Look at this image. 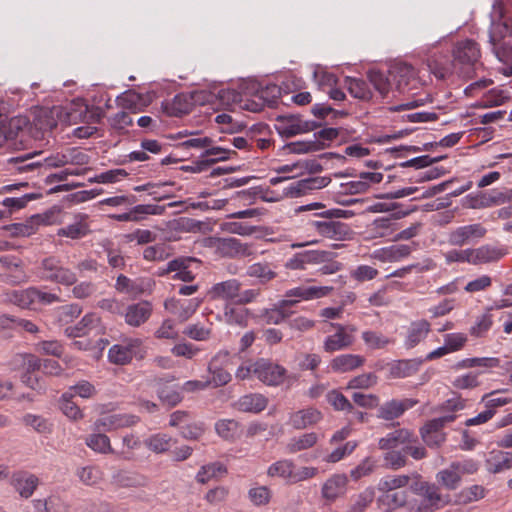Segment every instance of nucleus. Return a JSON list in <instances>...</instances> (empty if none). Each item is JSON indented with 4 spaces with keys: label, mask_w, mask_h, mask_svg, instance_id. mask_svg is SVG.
Listing matches in <instances>:
<instances>
[{
    "label": "nucleus",
    "mask_w": 512,
    "mask_h": 512,
    "mask_svg": "<svg viewBox=\"0 0 512 512\" xmlns=\"http://www.w3.org/2000/svg\"><path fill=\"white\" fill-rule=\"evenodd\" d=\"M453 62H448L445 57L434 58L426 64V70L434 74L438 79H445L447 76L457 70L463 72L465 66H474L480 58L479 45L470 39L459 41L453 48Z\"/></svg>",
    "instance_id": "f257e3e1"
},
{
    "label": "nucleus",
    "mask_w": 512,
    "mask_h": 512,
    "mask_svg": "<svg viewBox=\"0 0 512 512\" xmlns=\"http://www.w3.org/2000/svg\"><path fill=\"white\" fill-rule=\"evenodd\" d=\"M280 94V87L272 84L257 89L255 99L253 100H244L243 95L234 89L221 90L220 98L222 100H227V102L231 104H239L243 109L252 112H259L263 110L265 105H268L269 107L276 105Z\"/></svg>",
    "instance_id": "f03ea898"
},
{
    "label": "nucleus",
    "mask_w": 512,
    "mask_h": 512,
    "mask_svg": "<svg viewBox=\"0 0 512 512\" xmlns=\"http://www.w3.org/2000/svg\"><path fill=\"white\" fill-rule=\"evenodd\" d=\"M479 469L478 463L473 459L453 461L447 468L436 474V481L447 490L459 487L464 475L475 474Z\"/></svg>",
    "instance_id": "7ed1b4c3"
},
{
    "label": "nucleus",
    "mask_w": 512,
    "mask_h": 512,
    "mask_svg": "<svg viewBox=\"0 0 512 512\" xmlns=\"http://www.w3.org/2000/svg\"><path fill=\"white\" fill-rule=\"evenodd\" d=\"M146 348L140 338H126L121 343L114 344L108 351V359L116 365L129 364L133 358L143 359Z\"/></svg>",
    "instance_id": "20e7f679"
},
{
    "label": "nucleus",
    "mask_w": 512,
    "mask_h": 512,
    "mask_svg": "<svg viewBox=\"0 0 512 512\" xmlns=\"http://www.w3.org/2000/svg\"><path fill=\"white\" fill-rule=\"evenodd\" d=\"M40 277L43 280L71 286L77 282V275L71 269L64 267L59 258L49 256L40 263Z\"/></svg>",
    "instance_id": "39448f33"
},
{
    "label": "nucleus",
    "mask_w": 512,
    "mask_h": 512,
    "mask_svg": "<svg viewBox=\"0 0 512 512\" xmlns=\"http://www.w3.org/2000/svg\"><path fill=\"white\" fill-rule=\"evenodd\" d=\"M512 199V191H501L493 189L490 191H480L468 194L465 197V207L471 209H485L494 206H500L510 202Z\"/></svg>",
    "instance_id": "423d86ee"
},
{
    "label": "nucleus",
    "mask_w": 512,
    "mask_h": 512,
    "mask_svg": "<svg viewBox=\"0 0 512 512\" xmlns=\"http://www.w3.org/2000/svg\"><path fill=\"white\" fill-rule=\"evenodd\" d=\"M499 391H492L484 394L481 397L480 404L484 406V410L479 412L476 416L468 418L465 421V426H477L489 422L497 413L500 407H503L512 402L509 397H498Z\"/></svg>",
    "instance_id": "0eeeda50"
},
{
    "label": "nucleus",
    "mask_w": 512,
    "mask_h": 512,
    "mask_svg": "<svg viewBox=\"0 0 512 512\" xmlns=\"http://www.w3.org/2000/svg\"><path fill=\"white\" fill-rule=\"evenodd\" d=\"M333 290L331 286H308L300 285L288 289L282 299V305H287L291 310L296 304L302 301H310L326 297Z\"/></svg>",
    "instance_id": "6e6552de"
},
{
    "label": "nucleus",
    "mask_w": 512,
    "mask_h": 512,
    "mask_svg": "<svg viewBox=\"0 0 512 512\" xmlns=\"http://www.w3.org/2000/svg\"><path fill=\"white\" fill-rule=\"evenodd\" d=\"M230 362V353L225 350L218 351L208 364V372L211 375L207 378L210 387L218 388L228 384L232 376L226 367Z\"/></svg>",
    "instance_id": "1a4fd4ad"
},
{
    "label": "nucleus",
    "mask_w": 512,
    "mask_h": 512,
    "mask_svg": "<svg viewBox=\"0 0 512 512\" xmlns=\"http://www.w3.org/2000/svg\"><path fill=\"white\" fill-rule=\"evenodd\" d=\"M389 69L395 90L404 93L418 87L419 77L416 75L413 66L404 62H397L391 65Z\"/></svg>",
    "instance_id": "9d476101"
},
{
    "label": "nucleus",
    "mask_w": 512,
    "mask_h": 512,
    "mask_svg": "<svg viewBox=\"0 0 512 512\" xmlns=\"http://www.w3.org/2000/svg\"><path fill=\"white\" fill-rule=\"evenodd\" d=\"M417 490L422 496V501L417 507L418 512H435L450 502L449 497L442 495L435 484L421 482Z\"/></svg>",
    "instance_id": "9b49d317"
},
{
    "label": "nucleus",
    "mask_w": 512,
    "mask_h": 512,
    "mask_svg": "<svg viewBox=\"0 0 512 512\" xmlns=\"http://www.w3.org/2000/svg\"><path fill=\"white\" fill-rule=\"evenodd\" d=\"M487 229L481 223L456 227L448 234V243L452 246H464L482 239Z\"/></svg>",
    "instance_id": "f8f14e48"
},
{
    "label": "nucleus",
    "mask_w": 512,
    "mask_h": 512,
    "mask_svg": "<svg viewBox=\"0 0 512 512\" xmlns=\"http://www.w3.org/2000/svg\"><path fill=\"white\" fill-rule=\"evenodd\" d=\"M257 367L256 378L268 386H279L286 378L287 370L271 360L259 358Z\"/></svg>",
    "instance_id": "ddd939ff"
},
{
    "label": "nucleus",
    "mask_w": 512,
    "mask_h": 512,
    "mask_svg": "<svg viewBox=\"0 0 512 512\" xmlns=\"http://www.w3.org/2000/svg\"><path fill=\"white\" fill-rule=\"evenodd\" d=\"M210 245L223 257H245L251 255V247L236 238H211Z\"/></svg>",
    "instance_id": "4468645a"
},
{
    "label": "nucleus",
    "mask_w": 512,
    "mask_h": 512,
    "mask_svg": "<svg viewBox=\"0 0 512 512\" xmlns=\"http://www.w3.org/2000/svg\"><path fill=\"white\" fill-rule=\"evenodd\" d=\"M336 327V332L326 337L323 348L326 352L332 353L335 351L344 350L350 347L354 342L353 333L354 327H345L340 324H332Z\"/></svg>",
    "instance_id": "2eb2a0df"
},
{
    "label": "nucleus",
    "mask_w": 512,
    "mask_h": 512,
    "mask_svg": "<svg viewBox=\"0 0 512 512\" xmlns=\"http://www.w3.org/2000/svg\"><path fill=\"white\" fill-rule=\"evenodd\" d=\"M329 257V253L319 250H306L294 254L285 264L287 269L306 270L310 265L321 264Z\"/></svg>",
    "instance_id": "dca6fc26"
},
{
    "label": "nucleus",
    "mask_w": 512,
    "mask_h": 512,
    "mask_svg": "<svg viewBox=\"0 0 512 512\" xmlns=\"http://www.w3.org/2000/svg\"><path fill=\"white\" fill-rule=\"evenodd\" d=\"M330 180L325 177H309L290 183L284 188L283 194L287 197L297 198L307 194L312 190H318L326 187Z\"/></svg>",
    "instance_id": "f3484780"
},
{
    "label": "nucleus",
    "mask_w": 512,
    "mask_h": 512,
    "mask_svg": "<svg viewBox=\"0 0 512 512\" xmlns=\"http://www.w3.org/2000/svg\"><path fill=\"white\" fill-rule=\"evenodd\" d=\"M139 422V417L133 414H110L97 419L94 423L96 431H112L131 427Z\"/></svg>",
    "instance_id": "a211bd4d"
},
{
    "label": "nucleus",
    "mask_w": 512,
    "mask_h": 512,
    "mask_svg": "<svg viewBox=\"0 0 512 512\" xmlns=\"http://www.w3.org/2000/svg\"><path fill=\"white\" fill-rule=\"evenodd\" d=\"M202 300L199 298L192 299H167L164 307L171 314L175 315L181 321L188 320L199 308Z\"/></svg>",
    "instance_id": "6ab92c4d"
},
{
    "label": "nucleus",
    "mask_w": 512,
    "mask_h": 512,
    "mask_svg": "<svg viewBox=\"0 0 512 512\" xmlns=\"http://www.w3.org/2000/svg\"><path fill=\"white\" fill-rule=\"evenodd\" d=\"M153 308L148 301H139L127 306L125 311L123 310V316L125 323L131 327H139L146 323L151 317Z\"/></svg>",
    "instance_id": "aec40b11"
},
{
    "label": "nucleus",
    "mask_w": 512,
    "mask_h": 512,
    "mask_svg": "<svg viewBox=\"0 0 512 512\" xmlns=\"http://www.w3.org/2000/svg\"><path fill=\"white\" fill-rule=\"evenodd\" d=\"M311 228L325 238L333 240H343L349 234V227L346 223L340 221H311Z\"/></svg>",
    "instance_id": "412c9836"
},
{
    "label": "nucleus",
    "mask_w": 512,
    "mask_h": 512,
    "mask_svg": "<svg viewBox=\"0 0 512 512\" xmlns=\"http://www.w3.org/2000/svg\"><path fill=\"white\" fill-rule=\"evenodd\" d=\"M348 477L345 474H333L322 485L321 495L326 503L335 502L346 492Z\"/></svg>",
    "instance_id": "4be33fe9"
},
{
    "label": "nucleus",
    "mask_w": 512,
    "mask_h": 512,
    "mask_svg": "<svg viewBox=\"0 0 512 512\" xmlns=\"http://www.w3.org/2000/svg\"><path fill=\"white\" fill-rule=\"evenodd\" d=\"M416 435L405 428L394 430L378 441V446L382 450H395L399 446L405 447L406 444L416 443Z\"/></svg>",
    "instance_id": "5701e85b"
},
{
    "label": "nucleus",
    "mask_w": 512,
    "mask_h": 512,
    "mask_svg": "<svg viewBox=\"0 0 512 512\" xmlns=\"http://www.w3.org/2000/svg\"><path fill=\"white\" fill-rule=\"evenodd\" d=\"M101 318L96 313H87L83 318L73 326L65 329V334L69 338L83 337L93 330H101Z\"/></svg>",
    "instance_id": "b1692460"
},
{
    "label": "nucleus",
    "mask_w": 512,
    "mask_h": 512,
    "mask_svg": "<svg viewBox=\"0 0 512 512\" xmlns=\"http://www.w3.org/2000/svg\"><path fill=\"white\" fill-rule=\"evenodd\" d=\"M241 289V283L237 279H229L214 284L208 291V295L213 300H225L236 302V298Z\"/></svg>",
    "instance_id": "393cba45"
},
{
    "label": "nucleus",
    "mask_w": 512,
    "mask_h": 512,
    "mask_svg": "<svg viewBox=\"0 0 512 512\" xmlns=\"http://www.w3.org/2000/svg\"><path fill=\"white\" fill-rule=\"evenodd\" d=\"M418 403L414 399H402L387 401L378 409V417L384 420H394L404 414L405 411L414 407Z\"/></svg>",
    "instance_id": "a878e982"
},
{
    "label": "nucleus",
    "mask_w": 512,
    "mask_h": 512,
    "mask_svg": "<svg viewBox=\"0 0 512 512\" xmlns=\"http://www.w3.org/2000/svg\"><path fill=\"white\" fill-rule=\"evenodd\" d=\"M192 262H194V259L190 257L176 258L171 260L168 263L167 268L161 271L159 275H166L171 272H175V275L172 277L174 280L191 282L195 278L194 273L189 269Z\"/></svg>",
    "instance_id": "bb28decb"
},
{
    "label": "nucleus",
    "mask_w": 512,
    "mask_h": 512,
    "mask_svg": "<svg viewBox=\"0 0 512 512\" xmlns=\"http://www.w3.org/2000/svg\"><path fill=\"white\" fill-rule=\"evenodd\" d=\"M268 399L260 393H249L241 396L234 404L233 407L246 413L258 414L266 409Z\"/></svg>",
    "instance_id": "cd10ccee"
},
{
    "label": "nucleus",
    "mask_w": 512,
    "mask_h": 512,
    "mask_svg": "<svg viewBox=\"0 0 512 512\" xmlns=\"http://www.w3.org/2000/svg\"><path fill=\"white\" fill-rule=\"evenodd\" d=\"M231 154H235V151L227 148L215 147L211 144L201 155L202 160L197 164V166L186 167V170L201 172L206 166L214 164L218 161H225L230 159Z\"/></svg>",
    "instance_id": "c85d7f7f"
},
{
    "label": "nucleus",
    "mask_w": 512,
    "mask_h": 512,
    "mask_svg": "<svg viewBox=\"0 0 512 512\" xmlns=\"http://www.w3.org/2000/svg\"><path fill=\"white\" fill-rule=\"evenodd\" d=\"M430 331L431 324L425 319L411 322L406 331L405 347L414 348L428 336Z\"/></svg>",
    "instance_id": "c756f323"
},
{
    "label": "nucleus",
    "mask_w": 512,
    "mask_h": 512,
    "mask_svg": "<svg viewBox=\"0 0 512 512\" xmlns=\"http://www.w3.org/2000/svg\"><path fill=\"white\" fill-rule=\"evenodd\" d=\"M323 418L321 411L316 408L298 410L290 415L289 423L297 430L305 429L319 423Z\"/></svg>",
    "instance_id": "7c9ffc66"
},
{
    "label": "nucleus",
    "mask_w": 512,
    "mask_h": 512,
    "mask_svg": "<svg viewBox=\"0 0 512 512\" xmlns=\"http://www.w3.org/2000/svg\"><path fill=\"white\" fill-rule=\"evenodd\" d=\"M364 363L365 358L361 355L341 354L330 361L329 368L335 373H347L363 366Z\"/></svg>",
    "instance_id": "2f4dec72"
},
{
    "label": "nucleus",
    "mask_w": 512,
    "mask_h": 512,
    "mask_svg": "<svg viewBox=\"0 0 512 512\" xmlns=\"http://www.w3.org/2000/svg\"><path fill=\"white\" fill-rule=\"evenodd\" d=\"M249 316V309L241 305L226 303L221 319L228 325L244 328L248 325Z\"/></svg>",
    "instance_id": "473e14b6"
},
{
    "label": "nucleus",
    "mask_w": 512,
    "mask_h": 512,
    "mask_svg": "<svg viewBox=\"0 0 512 512\" xmlns=\"http://www.w3.org/2000/svg\"><path fill=\"white\" fill-rule=\"evenodd\" d=\"M486 469L493 474L512 468V452L492 450L485 461Z\"/></svg>",
    "instance_id": "72a5a7b5"
},
{
    "label": "nucleus",
    "mask_w": 512,
    "mask_h": 512,
    "mask_svg": "<svg viewBox=\"0 0 512 512\" xmlns=\"http://www.w3.org/2000/svg\"><path fill=\"white\" fill-rule=\"evenodd\" d=\"M34 293V287L21 290H7L2 295V301L14 304L20 308L32 309L35 308Z\"/></svg>",
    "instance_id": "f704fd0d"
},
{
    "label": "nucleus",
    "mask_w": 512,
    "mask_h": 512,
    "mask_svg": "<svg viewBox=\"0 0 512 512\" xmlns=\"http://www.w3.org/2000/svg\"><path fill=\"white\" fill-rule=\"evenodd\" d=\"M111 483L117 488H140L146 485L147 479L137 472L119 470L113 474Z\"/></svg>",
    "instance_id": "c9c22d12"
},
{
    "label": "nucleus",
    "mask_w": 512,
    "mask_h": 512,
    "mask_svg": "<svg viewBox=\"0 0 512 512\" xmlns=\"http://www.w3.org/2000/svg\"><path fill=\"white\" fill-rule=\"evenodd\" d=\"M1 126L4 132L5 140H16L20 138L29 125V120L25 116H16L10 119L1 120Z\"/></svg>",
    "instance_id": "e433bc0d"
},
{
    "label": "nucleus",
    "mask_w": 512,
    "mask_h": 512,
    "mask_svg": "<svg viewBox=\"0 0 512 512\" xmlns=\"http://www.w3.org/2000/svg\"><path fill=\"white\" fill-rule=\"evenodd\" d=\"M412 247L408 244H394L375 252L374 257L382 262H397L408 257Z\"/></svg>",
    "instance_id": "4c0bfd02"
},
{
    "label": "nucleus",
    "mask_w": 512,
    "mask_h": 512,
    "mask_svg": "<svg viewBox=\"0 0 512 512\" xmlns=\"http://www.w3.org/2000/svg\"><path fill=\"white\" fill-rule=\"evenodd\" d=\"M90 232L87 223V215L79 214L75 217V222L58 229L57 236L68 237L71 239H80Z\"/></svg>",
    "instance_id": "58836bf2"
},
{
    "label": "nucleus",
    "mask_w": 512,
    "mask_h": 512,
    "mask_svg": "<svg viewBox=\"0 0 512 512\" xmlns=\"http://www.w3.org/2000/svg\"><path fill=\"white\" fill-rule=\"evenodd\" d=\"M40 223V215H33L25 222L13 223L7 226L6 230L13 237H29L37 232Z\"/></svg>",
    "instance_id": "ea45409f"
},
{
    "label": "nucleus",
    "mask_w": 512,
    "mask_h": 512,
    "mask_svg": "<svg viewBox=\"0 0 512 512\" xmlns=\"http://www.w3.org/2000/svg\"><path fill=\"white\" fill-rule=\"evenodd\" d=\"M12 371L34 372L40 370L41 360L32 354H16L9 362Z\"/></svg>",
    "instance_id": "a19ab883"
},
{
    "label": "nucleus",
    "mask_w": 512,
    "mask_h": 512,
    "mask_svg": "<svg viewBox=\"0 0 512 512\" xmlns=\"http://www.w3.org/2000/svg\"><path fill=\"white\" fill-rule=\"evenodd\" d=\"M38 478L28 472H19L14 475L13 483L22 497L29 498L38 485Z\"/></svg>",
    "instance_id": "79ce46f5"
},
{
    "label": "nucleus",
    "mask_w": 512,
    "mask_h": 512,
    "mask_svg": "<svg viewBox=\"0 0 512 512\" xmlns=\"http://www.w3.org/2000/svg\"><path fill=\"white\" fill-rule=\"evenodd\" d=\"M318 440L319 436L315 432L303 433L299 436L292 437L286 445V450L291 454L307 450L314 447Z\"/></svg>",
    "instance_id": "37998d69"
},
{
    "label": "nucleus",
    "mask_w": 512,
    "mask_h": 512,
    "mask_svg": "<svg viewBox=\"0 0 512 512\" xmlns=\"http://www.w3.org/2000/svg\"><path fill=\"white\" fill-rule=\"evenodd\" d=\"M368 76L371 84L381 94V96L385 97L389 92L395 90L393 79L390 75V69L387 73L379 70H370Z\"/></svg>",
    "instance_id": "c03bdc74"
},
{
    "label": "nucleus",
    "mask_w": 512,
    "mask_h": 512,
    "mask_svg": "<svg viewBox=\"0 0 512 512\" xmlns=\"http://www.w3.org/2000/svg\"><path fill=\"white\" fill-rule=\"evenodd\" d=\"M486 496V489L482 485H472L463 488L455 495V504L467 505L479 501Z\"/></svg>",
    "instance_id": "a18cd8bd"
},
{
    "label": "nucleus",
    "mask_w": 512,
    "mask_h": 512,
    "mask_svg": "<svg viewBox=\"0 0 512 512\" xmlns=\"http://www.w3.org/2000/svg\"><path fill=\"white\" fill-rule=\"evenodd\" d=\"M510 98L508 90L493 88L484 93L481 100L477 104L480 108H490L503 105Z\"/></svg>",
    "instance_id": "49530a36"
},
{
    "label": "nucleus",
    "mask_w": 512,
    "mask_h": 512,
    "mask_svg": "<svg viewBox=\"0 0 512 512\" xmlns=\"http://www.w3.org/2000/svg\"><path fill=\"white\" fill-rule=\"evenodd\" d=\"M345 84L349 93L354 98L369 100L372 96L368 83L363 79L346 77Z\"/></svg>",
    "instance_id": "de8ad7c7"
},
{
    "label": "nucleus",
    "mask_w": 512,
    "mask_h": 512,
    "mask_svg": "<svg viewBox=\"0 0 512 512\" xmlns=\"http://www.w3.org/2000/svg\"><path fill=\"white\" fill-rule=\"evenodd\" d=\"M295 464L292 460L282 459L271 464L267 474L271 477H280L292 483Z\"/></svg>",
    "instance_id": "09e8293b"
},
{
    "label": "nucleus",
    "mask_w": 512,
    "mask_h": 512,
    "mask_svg": "<svg viewBox=\"0 0 512 512\" xmlns=\"http://www.w3.org/2000/svg\"><path fill=\"white\" fill-rule=\"evenodd\" d=\"M85 443L90 449L97 453L108 454L114 452L109 437L101 433V431L87 436Z\"/></svg>",
    "instance_id": "8fccbe9b"
},
{
    "label": "nucleus",
    "mask_w": 512,
    "mask_h": 512,
    "mask_svg": "<svg viewBox=\"0 0 512 512\" xmlns=\"http://www.w3.org/2000/svg\"><path fill=\"white\" fill-rule=\"evenodd\" d=\"M246 274L250 277L258 278L261 283H267L273 280L277 274L267 262H258L247 268Z\"/></svg>",
    "instance_id": "3c124183"
},
{
    "label": "nucleus",
    "mask_w": 512,
    "mask_h": 512,
    "mask_svg": "<svg viewBox=\"0 0 512 512\" xmlns=\"http://www.w3.org/2000/svg\"><path fill=\"white\" fill-rule=\"evenodd\" d=\"M226 473V467L219 462H215L202 466L196 475V479L199 483L205 484L211 479H217L224 476Z\"/></svg>",
    "instance_id": "603ef678"
},
{
    "label": "nucleus",
    "mask_w": 512,
    "mask_h": 512,
    "mask_svg": "<svg viewBox=\"0 0 512 512\" xmlns=\"http://www.w3.org/2000/svg\"><path fill=\"white\" fill-rule=\"evenodd\" d=\"M471 255L472 264L474 265L497 261L502 256L499 250L488 245H484L476 249H471Z\"/></svg>",
    "instance_id": "864d4df0"
},
{
    "label": "nucleus",
    "mask_w": 512,
    "mask_h": 512,
    "mask_svg": "<svg viewBox=\"0 0 512 512\" xmlns=\"http://www.w3.org/2000/svg\"><path fill=\"white\" fill-rule=\"evenodd\" d=\"M174 443L172 437L163 433L154 434L145 440L147 448L157 454L168 451Z\"/></svg>",
    "instance_id": "5fc2aeb1"
},
{
    "label": "nucleus",
    "mask_w": 512,
    "mask_h": 512,
    "mask_svg": "<svg viewBox=\"0 0 512 512\" xmlns=\"http://www.w3.org/2000/svg\"><path fill=\"white\" fill-rule=\"evenodd\" d=\"M217 434L226 439L234 440L241 434L239 423L233 419H222L215 424Z\"/></svg>",
    "instance_id": "6e6d98bb"
},
{
    "label": "nucleus",
    "mask_w": 512,
    "mask_h": 512,
    "mask_svg": "<svg viewBox=\"0 0 512 512\" xmlns=\"http://www.w3.org/2000/svg\"><path fill=\"white\" fill-rule=\"evenodd\" d=\"M32 154H25L24 156L12 157L8 159L10 171H17L19 173L33 172L39 168L38 162L31 161Z\"/></svg>",
    "instance_id": "4d7b16f0"
},
{
    "label": "nucleus",
    "mask_w": 512,
    "mask_h": 512,
    "mask_svg": "<svg viewBox=\"0 0 512 512\" xmlns=\"http://www.w3.org/2000/svg\"><path fill=\"white\" fill-rule=\"evenodd\" d=\"M420 363L413 359L399 360L391 366V374L396 378H406L415 374Z\"/></svg>",
    "instance_id": "13d9d810"
},
{
    "label": "nucleus",
    "mask_w": 512,
    "mask_h": 512,
    "mask_svg": "<svg viewBox=\"0 0 512 512\" xmlns=\"http://www.w3.org/2000/svg\"><path fill=\"white\" fill-rule=\"evenodd\" d=\"M407 501L408 493L405 490L385 492V494L379 499L380 503L393 510L405 506Z\"/></svg>",
    "instance_id": "bf43d9fd"
},
{
    "label": "nucleus",
    "mask_w": 512,
    "mask_h": 512,
    "mask_svg": "<svg viewBox=\"0 0 512 512\" xmlns=\"http://www.w3.org/2000/svg\"><path fill=\"white\" fill-rule=\"evenodd\" d=\"M316 128V123L313 121H302L299 118H291L285 126L283 133L288 136H295L298 134L312 131Z\"/></svg>",
    "instance_id": "052dcab7"
},
{
    "label": "nucleus",
    "mask_w": 512,
    "mask_h": 512,
    "mask_svg": "<svg viewBox=\"0 0 512 512\" xmlns=\"http://www.w3.org/2000/svg\"><path fill=\"white\" fill-rule=\"evenodd\" d=\"M410 477L408 475H394L382 478L378 484L380 491L389 492L404 488L409 484Z\"/></svg>",
    "instance_id": "680f3d73"
},
{
    "label": "nucleus",
    "mask_w": 512,
    "mask_h": 512,
    "mask_svg": "<svg viewBox=\"0 0 512 512\" xmlns=\"http://www.w3.org/2000/svg\"><path fill=\"white\" fill-rule=\"evenodd\" d=\"M211 326V323L206 325L201 323L190 324L185 328L183 333L193 340L206 341L211 336Z\"/></svg>",
    "instance_id": "e2e57ef3"
},
{
    "label": "nucleus",
    "mask_w": 512,
    "mask_h": 512,
    "mask_svg": "<svg viewBox=\"0 0 512 512\" xmlns=\"http://www.w3.org/2000/svg\"><path fill=\"white\" fill-rule=\"evenodd\" d=\"M362 339L365 345L373 350L383 349L392 342L388 337L384 336L382 333L371 330L364 331L362 333Z\"/></svg>",
    "instance_id": "0e129e2a"
},
{
    "label": "nucleus",
    "mask_w": 512,
    "mask_h": 512,
    "mask_svg": "<svg viewBox=\"0 0 512 512\" xmlns=\"http://www.w3.org/2000/svg\"><path fill=\"white\" fill-rule=\"evenodd\" d=\"M73 396L72 393H64L60 400V408L69 419L78 420L83 417V414L78 405L72 401Z\"/></svg>",
    "instance_id": "69168bd1"
},
{
    "label": "nucleus",
    "mask_w": 512,
    "mask_h": 512,
    "mask_svg": "<svg viewBox=\"0 0 512 512\" xmlns=\"http://www.w3.org/2000/svg\"><path fill=\"white\" fill-rule=\"evenodd\" d=\"M290 313L291 310L287 305H282V300H280L274 308L266 310L263 317L268 324H279L288 317Z\"/></svg>",
    "instance_id": "338daca9"
},
{
    "label": "nucleus",
    "mask_w": 512,
    "mask_h": 512,
    "mask_svg": "<svg viewBox=\"0 0 512 512\" xmlns=\"http://www.w3.org/2000/svg\"><path fill=\"white\" fill-rule=\"evenodd\" d=\"M23 423L41 434L50 433L52 430V424L46 418L39 415L28 413L23 417Z\"/></svg>",
    "instance_id": "774afa93"
}]
</instances>
